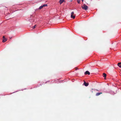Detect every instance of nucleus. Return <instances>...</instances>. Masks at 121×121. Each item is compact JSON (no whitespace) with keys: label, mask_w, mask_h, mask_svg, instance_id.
<instances>
[{"label":"nucleus","mask_w":121,"mask_h":121,"mask_svg":"<svg viewBox=\"0 0 121 121\" xmlns=\"http://www.w3.org/2000/svg\"><path fill=\"white\" fill-rule=\"evenodd\" d=\"M3 39L5 38V37L4 36H3Z\"/></svg>","instance_id":"nucleus-14"},{"label":"nucleus","mask_w":121,"mask_h":121,"mask_svg":"<svg viewBox=\"0 0 121 121\" xmlns=\"http://www.w3.org/2000/svg\"><path fill=\"white\" fill-rule=\"evenodd\" d=\"M64 1H65V0H60L59 1V2L60 3V4H61Z\"/></svg>","instance_id":"nucleus-4"},{"label":"nucleus","mask_w":121,"mask_h":121,"mask_svg":"<svg viewBox=\"0 0 121 121\" xmlns=\"http://www.w3.org/2000/svg\"><path fill=\"white\" fill-rule=\"evenodd\" d=\"M7 40V39L6 38H4H4L3 39V40H2V42L3 43H4V42H6V41Z\"/></svg>","instance_id":"nucleus-6"},{"label":"nucleus","mask_w":121,"mask_h":121,"mask_svg":"<svg viewBox=\"0 0 121 121\" xmlns=\"http://www.w3.org/2000/svg\"><path fill=\"white\" fill-rule=\"evenodd\" d=\"M103 76L104 77H106V74L105 73H104L103 74Z\"/></svg>","instance_id":"nucleus-9"},{"label":"nucleus","mask_w":121,"mask_h":121,"mask_svg":"<svg viewBox=\"0 0 121 121\" xmlns=\"http://www.w3.org/2000/svg\"><path fill=\"white\" fill-rule=\"evenodd\" d=\"M75 16L74 15V13L73 12H72L71 15V18L73 19H74L75 18Z\"/></svg>","instance_id":"nucleus-2"},{"label":"nucleus","mask_w":121,"mask_h":121,"mask_svg":"<svg viewBox=\"0 0 121 121\" xmlns=\"http://www.w3.org/2000/svg\"><path fill=\"white\" fill-rule=\"evenodd\" d=\"M80 0H77V2L78 3H80Z\"/></svg>","instance_id":"nucleus-12"},{"label":"nucleus","mask_w":121,"mask_h":121,"mask_svg":"<svg viewBox=\"0 0 121 121\" xmlns=\"http://www.w3.org/2000/svg\"><path fill=\"white\" fill-rule=\"evenodd\" d=\"M12 38V37H11V38H10L11 39V38Z\"/></svg>","instance_id":"nucleus-16"},{"label":"nucleus","mask_w":121,"mask_h":121,"mask_svg":"<svg viewBox=\"0 0 121 121\" xmlns=\"http://www.w3.org/2000/svg\"><path fill=\"white\" fill-rule=\"evenodd\" d=\"M75 69L76 70H77L78 69L77 68V67H76L75 68Z\"/></svg>","instance_id":"nucleus-15"},{"label":"nucleus","mask_w":121,"mask_h":121,"mask_svg":"<svg viewBox=\"0 0 121 121\" xmlns=\"http://www.w3.org/2000/svg\"><path fill=\"white\" fill-rule=\"evenodd\" d=\"M82 0V2H83V1L84 0Z\"/></svg>","instance_id":"nucleus-17"},{"label":"nucleus","mask_w":121,"mask_h":121,"mask_svg":"<svg viewBox=\"0 0 121 121\" xmlns=\"http://www.w3.org/2000/svg\"><path fill=\"white\" fill-rule=\"evenodd\" d=\"M117 65L120 67H121V62L118 63L117 64Z\"/></svg>","instance_id":"nucleus-8"},{"label":"nucleus","mask_w":121,"mask_h":121,"mask_svg":"<svg viewBox=\"0 0 121 121\" xmlns=\"http://www.w3.org/2000/svg\"><path fill=\"white\" fill-rule=\"evenodd\" d=\"M84 84L86 86H87L89 85L88 83H86L85 82H84Z\"/></svg>","instance_id":"nucleus-3"},{"label":"nucleus","mask_w":121,"mask_h":121,"mask_svg":"<svg viewBox=\"0 0 121 121\" xmlns=\"http://www.w3.org/2000/svg\"><path fill=\"white\" fill-rule=\"evenodd\" d=\"M43 7H45V6H47V5L46 4H44L43 5H42Z\"/></svg>","instance_id":"nucleus-11"},{"label":"nucleus","mask_w":121,"mask_h":121,"mask_svg":"<svg viewBox=\"0 0 121 121\" xmlns=\"http://www.w3.org/2000/svg\"><path fill=\"white\" fill-rule=\"evenodd\" d=\"M102 94V92H100V93H96V96H98L99 95H100L101 94Z\"/></svg>","instance_id":"nucleus-7"},{"label":"nucleus","mask_w":121,"mask_h":121,"mask_svg":"<svg viewBox=\"0 0 121 121\" xmlns=\"http://www.w3.org/2000/svg\"><path fill=\"white\" fill-rule=\"evenodd\" d=\"M90 72H89L88 71H86L85 73V74H88V75L90 74Z\"/></svg>","instance_id":"nucleus-5"},{"label":"nucleus","mask_w":121,"mask_h":121,"mask_svg":"<svg viewBox=\"0 0 121 121\" xmlns=\"http://www.w3.org/2000/svg\"><path fill=\"white\" fill-rule=\"evenodd\" d=\"M36 25H35L34 26H33V29H34L36 27Z\"/></svg>","instance_id":"nucleus-13"},{"label":"nucleus","mask_w":121,"mask_h":121,"mask_svg":"<svg viewBox=\"0 0 121 121\" xmlns=\"http://www.w3.org/2000/svg\"><path fill=\"white\" fill-rule=\"evenodd\" d=\"M82 7L83 9H84L85 10H87L88 8L87 6L85 4H83V6H82Z\"/></svg>","instance_id":"nucleus-1"},{"label":"nucleus","mask_w":121,"mask_h":121,"mask_svg":"<svg viewBox=\"0 0 121 121\" xmlns=\"http://www.w3.org/2000/svg\"><path fill=\"white\" fill-rule=\"evenodd\" d=\"M43 7V6L42 5V6H40L39 7V9H42Z\"/></svg>","instance_id":"nucleus-10"}]
</instances>
